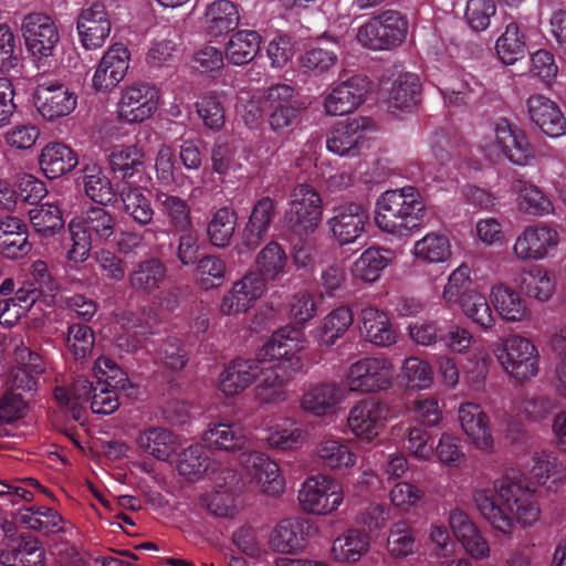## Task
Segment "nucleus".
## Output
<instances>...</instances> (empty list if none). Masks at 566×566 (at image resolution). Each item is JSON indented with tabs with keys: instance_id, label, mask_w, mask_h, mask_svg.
Returning <instances> with one entry per match:
<instances>
[{
	"instance_id": "obj_1",
	"label": "nucleus",
	"mask_w": 566,
	"mask_h": 566,
	"mask_svg": "<svg viewBox=\"0 0 566 566\" xmlns=\"http://www.w3.org/2000/svg\"><path fill=\"white\" fill-rule=\"evenodd\" d=\"M493 492L475 488L472 501L481 516L497 532L512 535L517 526L527 528L541 517L533 491L524 485L518 472H510L493 482Z\"/></svg>"
},
{
	"instance_id": "obj_2",
	"label": "nucleus",
	"mask_w": 566,
	"mask_h": 566,
	"mask_svg": "<svg viewBox=\"0 0 566 566\" xmlns=\"http://www.w3.org/2000/svg\"><path fill=\"white\" fill-rule=\"evenodd\" d=\"M424 216L420 192L411 186L382 192L374 210L377 229L395 238L410 235L419 228Z\"/></svg>"
},
{
	"instance_id": "obj_3",
	"label": "nucleus",
	"mask_w": 566,
	"mask_h": 566,
	"mask_svg": "<svg viewBox=\"0 0 566 566\" xmlns=\"http://www.w3.org/2000/svg\"><path fill=\"white\" fill-rule=\"evenodd\" d=\"M494 355L502 369L512 379L524 382L539 370V352L534 342L521 334L500 338Z\"/></svg>"
},
{
	"instance_id": "obj_4",
	"label": "nucleus",
	"mask_w": 566,
	"mask_h": 566,
	"mask_svg": "<svg viewBox=\"0 0 566 566\" xmlns=\"http://www.w3.org/2000/svg\"><path fill=\"white\" fill-rule=\"evenodd\" d=\"M395 365L385 356L363 357L345 370L344 382L347 394H378L394 385Z\"/></svg>"
},
{
	"instance_id": "obj_5",
	"label": "nucleus",
	"mask_w": 566,
	"mask_h": 566,
	"mask_svg": "<svg viewBox=\"0 0 566 566\" xmlns=\"http://www.w3.org/2000/svg\"><path fill=\"white\" fill-rule=\"evenodd\" d=\"M345 493L342 483L327 473L307 476L297 491L300 509L311 515L329 516L343 505Z\"/></svg>"
},
{
	"instance_id": "obj_6",
	"label": "nucleus",
	"mask_w": 566,
	"mask_h": 566,
	"mask_svg": "<svg viewBox=\"0 0 566 566\" xmlns=\"http://www.w3.org/2000/svg\"><path fill=\"white\" fill-rule=\"evenodd\" d=\"M409 23L405 15L387 10L369 19L357 29V42L373 51H386L400 46L408 34Z\"/></svg>"
},
{
	"instance_id": "obj_7",
	"label": "nucleus",
	"mask_w": 566,
	"mask_h": 566,
	"mask_svg": "<svg viewBox=\"0 0 566 566\" xmlns=\"http://www.w3.org/2000/svg\"><path fill=\"white\" fill-rule=\"evenodd\" d=\"M211 481L210 490L195 496V509L217 517H233L237 513L235 497L242 488L238 473L232 469H223L214 472Z\"/></svg>"
},
{
	"instance_id": "obj_8",
	"label": "nucleus",
	"mask_w": 566,
	"mask_h": 566,
	"mask_svg": "<svg viewBox=\"0 0 566 566\" xmlns=\"http://www.w3.org/2000/svg\"><path fill=\"white\" fill-rule=\"evenodd\" d=\"M392 418L391 407L378 397L369 396L356 401L347 415L349 432L364 443L374 442Z\"/></svg>"
},
{
	"instance_id": "obj_9",
	"label": "nucleus",
	"mask_w": 566,
	"mask_h": 566,
	"mask_svg": "<svg viewBox=\"0 0 566 566\" xmlns=\"http://www.w3.org/2000/svg\"><path fill=\"white\" fill-rule=\"evenodd\" d=\"M323 220L321 195L310 185L294 187L289 196L285 221L292 232L298 237L313 234Z\"/></svg>"
},
{
	"instance_id": "obj_10",
	"label": "nucleus",
	"mask_w": 566,
	"mask_h": 566,
	"mask_svg": "<svg viewBox=\"0 0 566 566\" xmlns=\"http://www.w3.org/2000/svg\"><path fill=\"white\" fill-rule=\"evenodd\" d=\"M240 464L249 484L256 491L271 497H277L285 491V478L279 464L261 451L243 452Z\"/></svg>"
},
{
	"instance_id": "obj_11",
	"label": "nucleus",
	"mask_w": 566,
	"mask_h": 566,
	"mask_svg": "<svg viewBox=\"0 0 566 566\" xmlns=\"http://www.w3.org/2000/svg\"><path fill=\"white\" fill-rule=\"evenodd\" d=\"M556 229L544 223L526 226L512 244V255L520 262L542 261L559 244Z\"/></svg>"
},
{
	"instance_id": "obj_12",
	"label": "nucleus",
	"mask_w": 566,
	"mask_h": 566,
	"mask_svg": "<svg viewBox=\"0 0 566 566\" xmlns=\"http://www.w3.org/2000/svg\"><path fill=\"white\" fill-rule=\"evenodd\" d=\"M369 81L354 75L331 86L323 94V108L327 116H344L355 112L366 99Z\"/></svg>"
},
{
	"instance_id": "obj_13",
	"label": "nucleus",
	"mask_w": 566,
	"mask_h": 566,
	"mask_svg": "<svg viewBox=\"0 0 566 566\" xmlns=\"http://www.w3.org/2000/svg\"><path fill=\"white\" fill-rule=\"evenodd\" d=\"M305 336L301 328L295 326H285L273 333L270 339L256 352L258 359L264 365L275 360L273 366L287 368L292 358L300 364V373L303 369V363L297 355L305 347Z\"/></svg>"
},
{
	"instance_id": "obj_14",
	"label": "nucleus",
	"mask_w": 566,
	"mask_h": 566,
	"mask_svg": "<svg viewBox=\"0 0 566 566\" xmlns=\"http://www.w3.org/2000/svg\"><path fill=\"white\" fill-rule=\"evenodd\" d=\"M368 221L369 213L363 205L346 202L333 209V216L327 220V226L338 244L348 245L365 234Z\"/></svg>"
},
{
	"instance_id": "obj_15",
	"label": "nucleus",
	"mask_w": 566,
	"mask_h": 566,
	"mask_svg": "<svg viewBox=\"0 0 566 566\" xmlns=\"http://www.w3.org/2000/svg\"><path fill=\"white\" fill-rule=\"evenodd\" d=\"M317 533V527L304 517H286L272 530L269 537L270 547L280 554L302 553L307 538Z\"/></svg>"
},
{
	"instance_id": "obj_16",
	"label": "nucleus",
	"mask_w": 566,
	"mask_h": 566,
	"mask_svg": "<svg viewBox=\"0 0 566 566\" xmlns=\"http://www.w3.org/2000/svg\"><path fill=\"white\" fill-rule=\"evenodd\" d=\"M21 31L28 50L35 56H51L60 41L55 22L42 12L27 14L23 18Z\"/></svg>"
},
{
	"instance_id": "obj_17",
	"label": "nucleus",
	"mask_w": 566,
	"mask_h": 566,
	"mask_svg": "<svg viewBox=\"0 0 566 566\" xmlns=\"http://www.w3.org/2000/svg\"><path fill=\"white\" fill-rule=\"evenodd\" d=\"M458 421L468 441L479 451L492 454L495 440L488 413L475 402H463L458 408Z\"/></svg>"
},
{
	"instance_id": "obj_18",
	"label": "nucleus",
	"mask_w": 566,
	"mask_h": 566,
	"mask_svg": "<svg viewBox=\"0 0 566 566\" xmlns=\"http://www.w3.org/2000/svg\"><path fill=\"white\" fill-rule=\"evenodd\" d=\"M34 105L44 119L55 120L74 112L77 96L61 83H42L35 88Z\"/></svg>"
},
{
	"instance_id": "obj_19",
	"label": "nucleus",
	"mask_w": 566,
	"mask_h": 566,
	"mask_svg": "<svg viewBox=\"0 0 566 566\" xmlns=\"http://www.w3.org/2000/svg\"><path fill=\"white\" fill-rule=\"evenodd\" d=\"M345 387L336 381L308 387L301 397V409L316 418L336 415L347 398Z\"/></svg>"
},
{
	"instance_id": "obj_20",
	"label": "nucleus",
	"mask_w": 566,
	"mask_h": 566,
	"mask_svg": "<svg viewBox=\"0 0 566 566\" xmlns=\"http://www.w3.org/2000/svg\"><path fill=\"white\" fill-rule=\"evenodd\" d=\"M265 367L262 378L254 388V399L261 405H279L287 400L286 386L300 373V364L292 358L286 365Z\"/></svg>"
},
{
	"instance_id": "obj_21",
	"label": "nucleus",
	"mask_w": 566,
	"mask_h": 566,
	"mask_svg": "<svg viewBox=\"0 0 566 566\" xmlns=\"http://www.w3.org/2000/svg\"><path fill=\"white\" fill-rule=\"evenodd\" d=\"M158 91L146 83H137L122 92L118 115L128 123H140L157 109Z\"/></svg>"
},
{
	"instance_id": "obj_22",
	"label": "nucleus",
	"mask_w": 566,
	"mask_h": 566,
	"mask_svg": "<svg viewBox=\"0 0 566 566\" xmlns=\"http://www.w3.org/2000/svg\"><path fill=\"white\" fill-rule=\"evenodd\" d=\"M264 371V365L254 359H235L220 374L218 389L226 397H234L248 389Z\"/></svg>"
},
{
	"instance_id": "obj_23",
	"label": "nucleus",
	"mask_w": 566,
	"mask_h": 566,
	"mask_svg": "<svg viewBox=\"0 0 566 566\" xmlns=\"http://www.w3.org/2000/svg\"><path fill=\"white\" fill-rule=\"evenodd\" d=\"M80 42L86 50H96L104 45L112 29L105 7L93 3L83 9L76 23Z\"/></svg>"
},
{
	"instance_id": "obj_24",
	"label": "nucleus",
	"mask_w": 566,
	"mask_h": 566,
	"mask_svg": "<svg viewBox=\"0 0 566 566\" xmlns=\"http://www.w3.org/2000/svg\"><path fill=\"white\" fill-rule=\"evenodd\" d=\"M489 300L495 313L506 323H524L532 317L527 301L503 282L490 287Z\"/></svg>"
},
{
	"instance_id": "obj_25",
	"label": "nucleus",
	"mask_w": 566,
	"mask_h": 566,
	"mask_svg": "<svg viewBox=\"0 0 566 566\" xmlns=\"http://www.w3.org/2000/svg\"><path fill=\"white\" fill-rule=\"evenodd\" d=\"M315 463L329 471H349L358 457L340 437L329 436L319 440L313 450Z\"/></svg>"
},
{
	"instance_id": "obj_26",
	"label": "nucleus",
	"mask_w": 566,
	"mask_h": 566,
	"mask_svg": "<svg viewBox=\"0 0 566 566\" xmlns=\"http://www.w3.org/2000/svg\"><path fill=\"white\" fill-rule=\"evenodd\" d=\"M530 119L548 137L566 134V118L559 106L542 94H533L526 99Z\"/></svg>"
},
{
	"instance_id": "obj_27",
	"label": "nucleus",
	"mask_w": 566,
	"mask_h": 566,
	"mask_svg": "<svg viewBox=\"0 0 566 566\" xmlns=\"http://www.w3.org/2000/svg\"><path fill=\"white\" fill-rule=\"evenodd\" d=\"M360 336L377 347H390L398 340L397 331L386 312L375 307H364L358 316Z\"/></svg>"
},
{
	"instance_id": "obj_28",
	"label": "nucleus",
	"mask_w": 566,
	"mask_h": 566,
	"mask_svg": "<svg viewBox=\"0 0 566 566\" xmlns=\"http://www.w3.org/2000/svg\"><path fill=\"white\" fill-rule=\"evenodd\" d=\"M265 292L263 280L255 273H248L235 282L220 304L224 315H238L247 312Z\"/></svg>"
},
{
	"instance_id": "obj_29",
	"label": "nucleus",
	"mask_w": 566,
	"mask_h": 566,
	"mask_svg": "<svg viewBox=\"0 0 566 566\" xmlns=\"http://www.w3.org/2000/svg\"><path fill=\"white\" fill-rule=\"evenodd\" d=\"M265 292L263 280L255 273H248L235 282L220 304L224 315H238L247 312Z\"/></svg>"
},
{
	"instance_id": "obj_30",
	"label": "nucleus",
	"mask_w": 566,
	"mask_h": 566,
	"mask_svg": "<svg viewBox=\"0 0 566 566\" xmlns=\"http://www.w3.org/2000/svg\"><path fill=\"white\" fill-rule=\"evenodd\" d=\"M265 292L263 280L255 273H248L235 282L220 304L224 315H238L247 312Z\"/></svg>"
},
{
	"instance_id": "obj_31",
	"label": "nucleus",
	"mask_w": 566,
	"mask_h": 566,
	"mask_svg": "<svg viewBox=\"0 0 566 566\" xmlns=\"http://www.w3.org/2000/svg\"><path fill=\"white\" fill-rule=\"evenodd\" d=\"M493 132L496 145L513 164L524 166L534 158L524 132L513 127L507 119H499L494 124Z\"/></svg>"
},
{
	"instance_id": "obj_32",
	"label": "nucleus",
	"mask_w": 566,
	"mask_h": 566,
	"mask_svg": "<svg viewBox=\"0 0 566 566\" xmlns=\"http://www.w3.org/2000/svg\"><path fill=\"white\" fill-rule=\"evenodd\" d=\"M395 260V253L381 247L366 249L349 268L353 280L371 284L377 282L382 271Z\"/></svg>"
},
{
	"instance_id": "obj_33",
	"label": "nucleus",
	"mask_w": 566,
	"mask_h": 566,
	"mask_svg": "<svg viewBox=\"0 0 566 566\" xmlns=\"http://www.w3.org/2000/svg\"><path fill=\"white\" fill-rule=\"evenodd\" d=\"M367 119L352 118L336 124L326 138L328 151L338 156H355L363 140Z\"/></svg>"
},
{
	"instance_id": "obj_34",
	"label": "nucleus",
	"mask_w": 566,
	"mask_h": 566,
	"mask_svg": "<svg viewBox=\"0 0 566 566\" xmlns=\"http://www.w3.org/2000/svg\"><path fill=\"white\" fill-rule=\"evenodd\" d=\"M202 23L209 36L224 35L239 25V8L230 0H214L206 7Z\"/></svg>"
},
{
	"instance_id": "obj_35",
	"label": "nucleus",
	"mask_w": 566,
	"mask_h": 566,
	"mask_svg": "<svg viewBox=\"0 0 566 566\" xmlns=\"http://www.w3.org/2000/svg\"><path fill=\"white\" fill-rule=\"evenodd\" d=\"M369 549V535L358 528H348L333 541L331 557L339 564H353L365 556Z\"/></svg>"
},
{
	"instance_id": "obj_36",
	"label": "nucleus",
	"mask_w": 566,
	"mask_h": 566,
	"mask_svg": "<svg viewBox=\"0 0 566 566\" xmlns=\"http://www.w3.org/2000/svg\"><path fill=\"white\" fill-rule=\"evenodd\" d=\"M463 316L483 332H491L496 325L493 306L488 297L476 289L463 292L462 298L457 303Z\"/></svg>"
},
{
	"instance_id": "obj_37",
	"label": "nucleus",
	"mask_w": 566,
	"mask_h": 566,
	"mask_svg": "<svg viewBox=\"0 0 566 566\" xmlns=\"http://www.w3.org/2000/svg\"><path fill=\"white\" fill-rule=\"evenodd\" d=\"M353 323V311L348 306H339L328 313L321 323L311 331V336L319 346L329 347L345 335Z\"/></svg>"
},
{
	"instance_id": "obj_38",
	"label": "nucleus",
	"mask_w": 566,
	"mask_h": 566,
	"mask_svg": "<svg viewBox=\"0 0 566 566\" xmlns=\"http://www.w3.org/2000/svg\"><path fill=\"white\" fill-rule=\"evenodd\" d=\"M31 250L25 224L15 217L0 220V253L8 259H19Z\"/></svg>"
},
{
	"instance_id": "obj_39",
	"label": "nucleus",
	"mask_w": 566,
	"mask_h": 566,
	"mask_svg": "<svg viewBox=\"0 0 566 566\" xmlns=\"http://www.w3.org/2000/svg\"><path fill=\"white\" fill-rule=\"evenodd\" d=\"M520 287L528 298L547 302L556 292V279L546 268L533 265L521 272Z\"/></svg>"
},
{
	"instance_id": "obj_40",
	"label": "nucleus",
	"mask_w": 566,
	"mask_h": 566,
	"mask_svg": "<svg viewBox=\"0 0 566 566\" xmlns=\"http://www.w3.org/2000/svg\"><path fill=\"white\" fill-rule=\"evenodd\" d=\"M410 254L421 264L446 263L452 256L451 242L444 234L430 232L413 243Z\"/></svg>"
},
{
	"instance_id": "obj_41",
	"label": "nucleus",
	"mask_w": 566,
	"mask_h": 566,
	"mask_svg": "<svg viewBox=\"0 0 566 566\" xmlns=\"http://www.w3.org/2000/svg\"><path fill=\"white\" fill-rule=\"evenodd\" d=\"M202 439L210 448L224 451L242 450L249 442L244 428L229 422L210 423Z\"/></svg>"
},
{
	"instance_id": "obj_42",
	"label": "nucleus",
	"mask_w": 566,
	"mask_h": 566,
	"mask_svg": "<svg viewBox=\"0 0 566 566\" xmlns=\"http://www.w3.org/2000/svg\"><path fill=\"white\" fill-rule=\"evenodd\" d=\"M275 216V203L264 197L254 206L247 227L244 229L242 245L248 250L255 249L266 234Z\"/></svg>"
},
{
	"instance_id": "obj_43",
	"label": "nucleus",
	"mask_w": 566,
	"mask_h": 566,
	"mask_svg": "<svg viewBox=\"0 0 566 566\" xmlns=\"http://www.w3.org/2000/svg\"><path fill=\"white\" fill-rule=\"evenodd\" d=\"M255 268V275L263 280L266 287V282L275 281L287 273L289 256L281 244L271 241L256 254Z\"/></svg>"
},
{
	"instance_id": "obj_44",
	"label": "nucleus",
	"mask_w": 566,
	"mask_h": 566,
	"mask_svg": "<svg viewBox=\"0 0 566 566\" xmlns=\"http://www.w3.org/2000/svg\"><path fill=\"white\" fill-rule=\"evenodd\" d=\"M399 379L408 391H424L433 385L434 370L429 361L418 356H409L399 367Z\"/></svg>"
},
{
	"instance_id": "obj_45",
	"label": "nucleus",
	"mask_w": 566,
	"mask_h": 566,
	"mask_svg": "<svg viewBox=\"0 0 566 566\" xmlns=\"http://www.w3.org/2000/svg\"><path fill=\"white\" fill-rule=\"evenodd\" d=\"M78 164L75 153L64 144L46 145L40 156V167L44 177H63Z\"/></svg>"
},
{
	"instance_id": "obj_46",
	"label": "nucleus",
	"mask_w": 566,
	"mask_h": 566,
	"mask_svg": "<svg viewBox=\"0 0 566 566\" xmlns=\"http://www.w3.org/2000/svg\"><path fill=\"white\" fill-rule=\"evenodd\" d=\"M45 552L35 538H22L14 547L0 551L2 566H44Z\"/></svg>"
},
{
	"instance_id": "obj_47",
	"label": "nucleus",
	"mask_w": 566,
	"mask_h": 566,
	"mask_svg": "<svg viewBox=\"0 0 566 566\" xmlns=\"http://www.w3.org/2000/svg\"><path fill=\"white\" fill-rule=\"evenodd\" d=\"M137 444L158 460H168L179 448L178 438L163 428H149L137 437Z\"/></svg>"
},
{
	"instance_id": "obj_48",
	"label": "nucleus",
	"mask_w": 566,
	"mask_h": 566,
	"mask_svg": "<svg viewBox=\"0 0 566 566\" xmlns=\"http://www.w3.org/2000/svg\"><path fill=\"white\" fill-rule=\"evenodd\" d=\"M19 522L25 527L43 534L64 532L65 522L57 511L46 506H32L22 510Z\"/></svg>"
},
{
	"instance_id": "obj_49",
	"label": "nucleus",
	"mask_w": 566,
	"mask_h": 566,
	"mask_svg": "<svg viewBox=\"0 0 566 566\" xmlns=\"http://www.w3.org/2000/svg\"><path fill=\"white\" fill-rule=\"evenodd\" d=\"M261 36L255 31L241 30L231 35L226 45V56L234 65L250 63L258 54Z\"/></svg>"
},
{
	"instance_id": "obj_50",
	"label": "nucleus",
	"mask_w": 566,
	"mask_h": 566,
	"mask_svg": "<svg viewBox=\"0 0 566 566\" xmlns=\"http://www.w3.org/2000/svg\"><path fill=\"white\" fill-rule=\"evenodd\" d=\"M513 188L517 193L516 206L520 211L532 216H544L553 211L552 201L535 185L517 179Z\"/></svg>"
},
{
	"instance_id": "obj_51",
	"label": "nucleus",
	"mask_w": 566,
	"mask_h": 566,
	"mask_svg": "<svg viewBox=\"0 0 566 566\" xmlns=\"http://www.w3.org/2000/svg\"><path fill=\"white\" fill-rule=\"evenodd\" d=\"M266 443L271 449L290 451L301 447L306 440V432L293 420L271 426L266 430Z\"/></svg>"
},
{
	"instance_id": "obj_52",
	"label": "nucleus",
	"mask_w": 566,
	"mask_h": 566,
	"mask_svg": "<svg viewBox=\"0 0 566 566\" xmlns=\"http://www.w3.org/2000/svg\"><path fill=\"white\" fill-rule=\"evenodd\" d=\"M531 473L541 485L554 492L562 489V484L566 479V468L563 463L556 458L544 453L536 454L533 458Z\"/></svg>"
},
{
	"instance_id": "obj_53",
	"label": "nucleus",
	"mask_w": 566,
	"mask_h": 566,
	"mask_svg": "<svg viewBox=\"0 0 566 566\" xmlns=\"http://www.w3.org/2000/svg\"><path fill=\"white\" fill-rule=\"evenodd\" d=\"M525 35L518 24L512 21L506 24L505 31L496 40L495 50L499 59L506 65H512L525 55Z\"/></svg>"
},
{
	"instance_id": "obj_54",
	"label": "nucleus",
	"mask_w": 566,
	"mask_h": 566,
	"mask_svg": "<svg viewBox=\"0 0 566 566\" xmlns=\"http://www.w3.org/2000/svg\"><path fill=\"white\" fill-rule=\"evenodd\" d=\"M418 549L413 530L407 521L392 523L388 531L387 552L394 558H406Z\"/></svg>"
},
{
	"instance_id": "obj_55",
	"label": "nucleus",
	"mask_w": 566,
	"mask_h": 566,
	"mask_svg": "<svg viewBox=\"0 0 566 566\" xmlns=\"http://www.w3.org/2000/svg\"><path fill=\"white\" fill-rule=\"evenodd\" d=\"M419 92L418 78L413 74H401L389 91L388 106L397 111L410 109L417 104Z\"/></svg>"
},
{
	"instance_id": "obj_56",
	"label": "nucleus",
	"mask_w": 566,
	"mask_h": 566,
	"mask_svg": "<svg viewBox=\"0 0 566 566\" xmlns=\"http://www.w3.org/2000/svg\"><path fill=\"white\" fill-rule=\"evenodd\" d=\"M224 97V93L212 91L203 94L197 101V113L207 128L220 130L223 127L226 120Z\"/></svg>"
},
{
	"instance_id": "obj_57",
	"label": "nucleus",
	"mask_w": 566,
	"mask_h": 566,
	"mask_svg": "<svg viewBox=\"0 0 566 566\" xmlns=\"http://www.w3.org/2000/svg\"><path fill=\"white\" fill-rule=\"evenodd\" d=\"M166 276V269L158 260L140 262L130 274V284L135 290L150 293L159 287Z\"/></svg>"
},
{
	"instance_id": "obj_58",
	"label": "nucleus",
	"mask_w": 566,
	"mask_h": 566,
	"mask_svg": "<svg viewBox=\"0 0 566 566\" xmlns=\"http://www.w3.org/2000/svg\"><path fill=\"white\" fill-rule=\"evenodd\" d=\"M237 227L235 213L227 208L219 209L208 223L207 234L216 248L229 245Z\"/></svg>"
},
{
	"instance_id": "obj_59",
	"label": "nucleus",
	"mask_w": 566,
	"mask_h": 566,
	"mask_svg": "<svg viewBox=\"0 0 566 566\" xmlns=\"http://www.w3.org/2000/svg\"><path fill=\"white\" fill-rule=\"evenodd\" d=\"M29 219L41 237H52L64 227L61 210L54 205L35 206L29 211Z\"/></svg>"
},
{
	"instance_id": "obj_60",
	"label": "nucleus",
	"mask_w": 566,
	"mask_h": 566,
	"mask_svg": "<svg viewBox=\"0 0 566 566\" xmlns=\"http://www.w3.org/2000/svg\"><path fill=\"white\" fill-rule=\"evenodd\" d=\"M109 165L114 174L133 177L144 172V155L135 146L115 148L109 156Z\"/></svg>"
},
{
	"instance_id": "obj_61",
	"label": "nucleus",
	"mask_w": 566,
	"mask_h": 566,
	"mask_svg": "<svg viewBox=\"0 0 566 566\" xmlns=\"http://www.w3.org/2000/svg\"><path fill=\"white\" fill-rule=\"evenodd\" d=\"M125 210L139 223L147 224L153 219V209L138 188H132L126 181L117 185Z\"/></svg>"
},
{
	"instance_id": "obj_62",
	"label": "nucleus",
	"mask_w": 566,
	"mask_h": 566,
	"mask_svg": "<svg viewBox=\"0 0 566 566\" xmlns=\"http://www.w3.org/2000/svg\"><path fill=\"white\" fill-rule=\"evenodd\" d=\"M208 469V457L200 443L191 444L179 454L177 470L188 480H197Z\"/></svg>"
},
{
	"instance_id": "obj_63",
	"label": "nucleus",
	"mask_w": 566,
	"mask_h": 566,
	"mask_svg": "<svg viewBox=\"0 0 566 566\" xmlns=\"http://www.w3.org/2000/svg\"><path fill=\"white\" fill-rule=\"evenodd\" d=\"M433 449L434 455L441 465L460 468L465 463L467 455L462 449L461 440L452 432H442Z\"/></svg>"
},
{
	"instance_id": "obj_64",
	"label": "nucleus",
	"mask_w": 566,
	"mask_h": 566,
	"mask_svg": "<svg viewBox=\"0 0 566 566\" xmlns=\"http://www.w3.org/2000/svg\"><path fill=\"white\" fill-rule=\"evenodd\" d=\"M415 420L424 428L438 427L443 420V410L433 395H420L411 405Z\"/></svg>"
}]
</instances>
